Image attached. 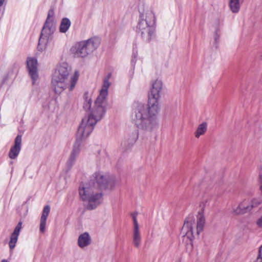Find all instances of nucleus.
Wrapping results in <instances>:
<instances>
[{
  "instance_id": "obj_10",
  "label": "nucleus",
  "mask_w": 262,
  "mask_h": 262,
  "mask_svg": "<svg viewBox=\"0 0 262 262\" xmlns=\"http://www.w3.org/2000/svg\"><path fill=\"white\" fill-rule=\"evenodd\" d=\"M27 63L29 74L33 80V83H34L37 79L38 76L37 59L35 58H28Z\"/></svg>"
},
{
  "instance_id": "obj_1",
  "label": "nucleus",
  "mask_w": 262,
  "mask_h": 262,
  "mask_svg": "<svg viewBox=\"0 0 262 262\" xmlns=\"http://www.w3.org/2000/svg\"><path fill=\"white\" fill-rule=\"evenodd\" d=\"M163 90V84L161 79L151 80L147 104L138 103L135 106L132 121L138 129L151 132L158 128V116L161 110L159 100Z\"/></svg>"
},
{
  "instance_id": "obj_17",
  "label": "nucleus",
  "mask_w": 262,
  "mask_h": 262,
  "mask_svg": "<svg viewBox=\"0 0 262 262\" xmlns=\"http://www.w3.org/2000/svg\"><path fill=\"white\" fill-rule=\"evenodd\" d=\"M205 223L204 215L202 212H199L197 216L196 226V235H199L203 231Z\"/></svg>"
},
{
  "instance_id": "obj_18",
  "label": "nucleus",
  "mask_w": 262,
  "mask_h": 262,
  "mask_svg": "<svg viewBox=\"0 0 262 262\" xmlns=\"http://www.w3.org/2000/svg\"><path fill=\"white\" fill-rule=\"evenodd\" d=\"M242 3V0H229V7L232 12L238 13Z\"/></svg>"
},
{
  "instance_id": "obj_16",
  "label": "nucleus",
  "mask_w": 262,
  "mask_h": 262,
  "mask_svg": "<svg viewBox=\"0 0 262 262\" xmlns=\"http://www.w3.org/2000/svg\"><path fill=\"white\" fill-rule=\"evenodd\" d=\"M91 242V238L88 232H84L80 234L78 239V245L81 248L89 246Z\"/></svg>"
},
{
  "instance_id": "obj_9",
  "label": "nucleus",
  "mask_w": 262,
  "mask_h": 262,
  "mask_svg": "<svg viewBox=\"0 0 262 262\" xmlns=\"http://www.w3.org/2000/svg\"><path fill=\"white\" fill-rule=\"evenodd\" d=\"M195 225V220L192 216H189L185 221L181 230V234L191 241L194 237L193 226Z\"/></svg>"
},
{
  "instance_id": "obj_14",
  "label": "nucleus",
  "mask_w": 262,
  "mask_h": 262,
  "mask_svg": "<svg viewBox=\"0 0 262 262\" xmlns=\"http://www.w3.org/2000/svg\"><path fill=\"white\" fill-rule=\"evenodd\" d=\"M50 211V207L46 205L44 207L40 220L39 231L44 233L46 231V225L47 217Z\"/></svg>"
},
{
  "instance_id": "obj_28",
  "label": "nucleus",
  "mask_w": 262,
  "mask_h": 262,
  "mask_svg": "<svg viewBox=\"0 0 262 262\" xmlns=\"http://www.w3.org/2000/svg\"><path fill=\"white\" fill-rule=\"evenodd\" d=\"M220 32H221V29L219 27V26H217L214 30V41L217 42L220 38Z\"/></svg>"
},
{
  "instance_id": "obj_29",
  "label": "nucleus",
  "mask_w": 262,
  "mask_h": 262,
  "mask_svg": "<svg viewBox=\"0 0 262 262\" xmlns=\"http://www.w3.org/2000/svg\"><path fill=\"white\" fill-rule=\"evenodd\" d=\"M137 215L138 213L137 212L133 213L131 214L133 220V227H139L137 219Z\"/></svg>"
},
{
  "instance_id": "obj_26",
  "label": "nucleus",
  "mask_w": 262,
  "mask_h": 262,
  "mask_svg": "<svg viewBox=\"0 0 262 262\" xmlns=\"http://www.w3.org/2000/svg\"><path fill=\"white\" fill-rule=\"evenodd\" d=\"M77 157V156L70 154V157L67 161L68 166L69 167H71L72 166H73L75 162L76 161Z\"/></svg>"
},
{
  "instance_id": "obj_19",
  "label": "nucleus",
  "mask_w": 262,
  "mask_h": 262,
  "mask_svg": "<svg viewBox=\"0 0 262 262\" xmlns=\"http://www.w3.org/2000/svg\"><path fill=\"white\" fill-rule=\"evenodd\" d=\"M208 124L203 122L198 125L194 133L195 138H199L201 136L204 135L207 130Z\"/></svg>"
},
{
  "instance_id": "obj_7",
  "label": "nucleus",
  "mask_w": 262,
  "mask_h": 262,
  "mask_svg": "<svg viewBox=\"0 0 262 262\" xmlns=\"http://www.w3.org/2000/svg\"><path fill=\"white\" fill-rule=\"evenodd\" d=\"M79 78V73L75 71L73 75L71 77L70 84H68L67 81L62 80L56 77H52V86L54 92L57 94H61L63 90L68 88L70 91H72L74 89Z\"/></svg>"
},
{
  "instance_id": "obj_3",
  "label": "nucleus",
  "mask_w": 262,
  "mask_h": 262,
  "mask_svg": "<svg viewBox=\"0 0 262 262\" xmlns=\"http://www.w3.org/2000/svg\"><path fill=\"white\" fill-rule=\"evenodd\" d=\"M107 107L95 101L91 114L82 119L76 134V139L82 140L86 139L92 132L97 122L104 116Z\"/></svg>"
},
{
  "instance_id": "obj_11",
  "label": "nucleus",
  "mask_w": 262,
  "mask_h": 262,
  "mask_svg": "<svg viewBox=\"0 0 262 262\" xmlns=\"http://www.w3.org/2000/svg\"><path fill=\"white\" fill-rule=\"evenodd\" d=\"M21 136L18 135L14 141V144L11 147L8 156L11 159H16L21 148Z\"/></svg>"
},
{
  "instance_id": "obj_6",
  "label": "nucleus",
  "mask_w": 262,
  "mask_h": 262,
  "mask_svg": "<svg viewBox=\"0 0 262 262\" xmlns=\"http://www.w3.org/2000/svg\"><path fill=\"white\" fill-rule=\"evenodd\" d=\"M100 41L96 38L81 41L73 46L70 52L74 57L84 58L95 50L99 46Z\"/></svg>"
},
{
  "instance_id": "obj_12",
  "label": "nucleus",
  "mask_w": 262,
  "mask_h": 262,
  "mask_svg": "<svg viewBox=\"0 0 262 262\" xmlns=\"http://www.w3.org/2000/svg\"><path fill=\"white\" fill-rule=\"evenodd\" d=\"M70 69L66 63L60 64L55 71L53 77H56L62 80H68L69 75Z\"/></svg>"
},
{
  "instance_id": "obj_33",
  "label": "nucleus",
  "mask_w": 262,
  "mask_h": 262,
  "mask_svg": "<svg viewBox=\"0 0 262 262\" xmlns=\"http://www.w3.org/2000/svg\"><path fill=\"white\" fill-rule=\"evenodd\" d=\"M5 0H0V7L2 6L4 3Z\"/></svg>"
},
{
  "instance_id": "obj_4",
  "label": "nucleus",
  "mask_w": 262,
  "mask_h": 262,
  "mask_svg": "<svg viewBox=\"0 0 262 262\" xmlns=\"http://www.w3.org/2000/svg\"><path fill=\"white\" fill-rule=\"evenodd\" d=\"M139 12L137 31L144 41L149 42L156 37L155 15L153 11L147 8H140Z\"/></svg>"
},
{
  "instance_id": "obj_24",
  "label": "nucleus",
  "mask_w": 262,
  "mask_h": 262,
  "mask_svg": "<svg viewBox=\"0 0 262 262\" xmlns=\"http://www.w3.org/2000/svg\"><path fill=\"white\" fill-rule=\"evenodd\" d=\"M138 137V135L137 132H135L130 138H128L126 140L124 141V144H126L127 142L129 146L133 145L137 141Z\"/></svg>"
},
{
  "instance_id": "obj_22",
  "label": "nucleus",
  "mask_w": 262,
  "mask_h": 262,
  "mask_svg": "<svg viewBox=\"0 0 262 262\" xmlns=\"http://www.w3.org/2000/svg\"><path fill=\"white\" fill-rule=\"evenodd\" d=\"M244 208H245L243 204H241L240 203L237 206H232L231 213L233 215L244 214H245V212L244 211Z\"/></svg>"
},
{
  "instance_id": "obj_23",
  "label": "nucleus",
  "mask_w": 262,
  "mask_h": 262,
  "mask_svg": "<svg viewBox=\"0 0 262 262\" xmlns=\"http://www.w3.org/2000/svg\"><path fill=\"white\" fill-rule=\"evenodd\" d=\"M81 140L76 139L73 146V148L71 154L78 156L81 150Z\"/></svg>"
},
{
  "instance_id": "obj_8",
  "label": "nucleus",
  "mask_w": 262,
  "mask_h": 262,
  "mask_svg": "<svg viewBox=\"0 0 262 262\" xmlns=\"http://www.w3.org/2000/svg\"><path fill=\"white\" fill-rule=\"evenodd\" d=\"M111 77L112 74L109 73L103 80L102 86L99 91V95L95 100L98 104H101L108 107V90L111 85V82L110 81Z\"/></svg>"
},
{
  "instance_id": "obj_5",
  "label": "nucleus",
  "mask_w": 262,
  "mask_h": 262,
  "mask_svg": "<svg viewBox=\"0 0 262 262\" xmlns=\"http://www.w3.org/2000/svg\"><path fill=\"white\" fill-rule=\"evenodd\" d=\"M56 21L54 17L53 9H50L48 11V16L42 29L37 46L39 51H45L49 41L52 39L53 35L56 30Z\"/></svg>"
},
{
  "instance_id": "obj_27",
  "label": "nucleus",
  "mask_w": 262,
  "mask_h": 262,
  "mask_svg": "<svg viewBox=\"0 0 262 262\" xmlns=\"http://www.w3.org/2000/svg\"><path fill=\"white\" fill-rule=\"evenodd\" d=\"M249 202L252 209L254 208L257 207L260 204V201L257 199L249 200Z\"/></svg>"
},
{
  "instance_id": "obj_20",
  "label": "nucleus",
  "mask_w": 262,
  "mask_h": 262,
  "mask_svg": "<svg viewBox=\"0 0 262 262\" xmlns=\"http://www.w3.org/2000/svg\"><path fill=\"white\" fill-rule=\"evenodd\" d=\"M71 23L70 19L68 18H63L61 21L59 31L61 33H66L68 31L71 26Z\"/></svg>"
},
{
  "instance_id": "obj_32",
  "label": "nucleus",
  "mask_w": 262,
  "mask_h": 262,
  "mask_svg": "<svg viewBox=\"0 0 262 262\" xmlns=\"http://www.w3.org/2000/svg\"><path fill=\"white\" fill-rule=\"evenodd\" d=\"M256 224L259 228L262 227V216L257 219Z\"/></svg>"
},
{
  "instance_id": "obj_30",
  "label": "nucleus",
  "mask_w": 262,
  "mask_h": 262,
  "mask_svg": "<svg viewBox=\"0 0 262 262\" xmlns=\"http://www.w3.org/2000/svg\"><path fill=\"white\" fill-rule=\"evenodd\" d=\"M254 262H262V245L259 248L257 257Z\"/></svg>"
},
{
  "instance_id": "obj_25",
  "label": "nucleus",
  "mask_w": 262,
  "mask_h": 262,
  "mask_svg": "<svg viewBox=\"0 0 262 262\" xmlns=\"http://www.w3.org/2000/svg\"><path fill=\"white\" fill-rule=\"evenodd\" d=\"M241 204H243L244 209V211L245 213L248 212L252 210L251 207L250 205V203L249 202V199H245L241 202Z\"/></svg>"
},
{
  "instance_id": "obj_34",
  "label": "nucleus",
  "mask_w": 262,
  "mask_h": 262,
  "mask_svg": "<svg viewBox=\"0 0 262 262\" xmlns=\"http://www.w3.org/2000/svg\"><path fill=\"white\" fill-rule=\"evenodd\" d=\"M1 262H7V261L6 259H3Z\"/></svg>"
},
{
  "instance_id": "obj_21",
  "label": "nucleus",
  "mask_w": 262,
  "mask_h": 262,
  "mask_svg": "<svg viewBox=\"0 0 262 262\" xmlns=\"http://www.w3.org/2000/svg\"><path fill=\"white\" fill-rule=\"evenodd\" d=\"M84 99L83 108L85 110L88 111L91 108L92 104L91 96L88 92H85L83 96Z\"/></svg>"
},
{
  "instance_id": "obj_15",
  "label": "nucleus",
  "mask_w": 262,
  "mask_h": 262,
  "mask_svg": "<svg viewBox=\"0 0 262 262\" xmlns=\"http://www.w3.org/2000/svg\"><path fill=\"white\" fill-rule=\"evenodd\" d=\"M132 238L133 245L135 247L138 248L141 244V234L139 227H133Z\"/></svg>"
},
{
  "instance_id": "obj_13",
  "label": "nucleus",
  "mask_w": 262,
  "mask_h": 262,
  "mask_svg": "<svg viewBox=\"0 0 262 262\" xmlns=\"http://www.w3.org/2000/svg\"><path fill=\"white\" fill-rule=\"evenodd\" d=\"M21 228L22 223L19 222L15 227L13 233L10 235L9 247L11 251H12L15 247Z\"/></svg>"
},
{
  "instance_id": "obj_2",
  "label": "nucleus",
  "mask_w": 262,
  "mask_h": 262,
  "mask_svg": "<svg viewBox=\"0 0 262 262\" xmlns=\"http://www.w3.org/2000/svg\"><path fill=\"white\" fill-rule=\"evenodd\" d=\"M111 181L109 175L97 172L93 174L88 182L80 185L79 195L82 200L86 203L88 209H95L102 203V191L108 187Z\"/></svg>"
},
{
  "instance_id": "obj_31",
  "label": "nucleus",
  "mask_w": 262,
  "mask_h": 262,
  "mask_svg": "<svg viewBox=\"0 0 262 262\" xmlns=\"http://www.w3.org/2000/svg\"><path fill=\"white\" fill-rule=\"evenodd\" d=\"M259 187V190L262 192V169L259 173L258 176Z\"/></svg>"
}]
</instances>
